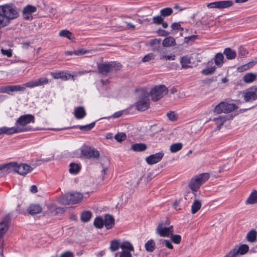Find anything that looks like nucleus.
<instances>
[{"label":"nucleus","instance_id":"nucleus-1","mask_svg":"<svg viewBox=\"0 0 257 257\" xmlns=\"http://www.w3.org/2000/svg\"><path fill=\"white\" fill-rule=\"evenodd\" d=\"M19 13L15 6L6 4L0 6V29L8 26L12 20L19 17Z\"/></svg>","mask_w":257,"mask_h":257},{"label":"nucleus","instance_id":"nucleus-2","mask_svg":"<svg viewBox=\"0 0 257 257\" xmlns=\"http://www.w3.org/2000/svg\"><path fill=\"white\" fill-rule=\"evenodd\" d=\"M209 176L208 173H205L200 174L192 178L188 184V186L192 192L188 191L185 195V199L187 200L190 197H191L192 195L196 196L195 192H197L200 186L209 179Z\"/></svg>","mask_w":257,"mask_h":257},{"label":"nucleus","instance_id":"nucleus-3","mask_svg":"<svg viewBox=\"0 0 257 257\" xmlns=\"http://www.w3.org/2000/svg\"><path fill=\"white\" fill-rule=\"evenodd\" d=\"M137 91L138 97L135 103L136 109L139 111H145L148 109L150 106L149 93L143 89Z\"/></svg>","mask_w":257,"mask_h":257},{"label":"nucleus","instance_id":"nucleus-4","mask_svg":"<svg viewBox=\"0 0 257 257\" xmlns=\"http://www.w3.org/2000/svg\"><path fill=\"white\" fill-rule=\"evenodd\" d=\"M168 92V89L165 85H157L151 89L150 96L153 101H157L164 96Z\"/></svg>","mask_w":257,"mask_h":257},{"label":"nucleus","instance_id":"nucleus-5","mask_svg":"<svg viewBox=\"0 0 257 257\" xmlns=\"http://www.w3.org/2000/svg\"><path fill=\"white\" fill-rule=\"evenodd\" d=\"M237 106L234 103H229L226 101H221L214 109V112L218 114L228 113L237 109Z\"/></svg>","mask_w":257,"mask_h":257},{"label":"nucleus","instance_id":"nucleus-6","mask_svg":"<svg viewBox=\"0 0 257 257\" xmlns=\"http://www.w3.org/2000/svg\"><path fill=\"white\" fill-rule=\"evenodd\" d=\"M169 224V222L167 220L165 223L162 221L159 222L156 228V233L161 237H169L171 234L174 233V229L173 225L166 226Z\"/></svg>","mask_w":257,"mask_h":257},{"label":"nucleus","instance_id":"nucleus-7","mask_svg":"<svg viewBox=\"0 0 257 257\" xmlns=\"http://www.w3.org/2000/svg\"><path fill=\"white\" fill-rule=\"evenodd\" d=\"M81 153L83 156L87 159L93 158L98 159L100 155L99 152L97 150L88 147L82 148Z\"/></svg>","mask_w":257,"mask_h":257},{"label":"nucleus","instance_id":"nucleus-8","mask_svg":"<svg viewBox=\"0 0 257 257\" xmlns=\"http://www.w3.org/2000/svg\"><path fill=\"white\" fill-rule=\"evenodd\" d=\"M34 116L32 114L23 115L18 119L16 122V126L25 128L26 129L25 131H27L28 130L27 128L24 126L31 122H34Z\"/></svg>","mask_w":257,"mask_h":257},{"label":"nucleus","instance_id":"nucleus-9","mask_svg":"<svg viewBox=\"0 0 257 257\" xmlns=\"http://www.w3.org/2000/svg\"><path fill=\"white\" fill-rule=\"evenodd\" d=\"M15 169V172H17L21 175L24 176L31 172L33 170L34 168L26 164H21L18 165V163L16 162Z\"/></svg>","mask_w":257,"mask_h":257},{"label":"nucleus","instance_id":"nucleus-10","mask_svg":"<svg viewBox=\"0 0 257 257\" xmlns=\"http://www.w3.org/2000/svg\"><path fill=\"white\" fill-rule=\"evenodd\" d=\"M49 79L46 77H41L38 79L30 81L24 84L26 87L33 88L47 84L49 83Z\"/></svg>","mask_w":257,"mask_h":257},{"label":"nucleus","instance_id":"nucleus-11","mask_svg":"<svg viewBox=\"0 0 257 257\" xmlns=\"http://www.w3.org/2000/svg\"><path fill=\"white\" fill-rule=\"evenodd\" d=\"M161 43V39H154L148 41L146 43V45L152 47V50L153 51L158 52L160 54L162 50Z\"/></svg>","mask_w":257,"mask_h":257},{"label":"nucleus","instance_id":"nucleus-12","mask_svg":"<svg viewBox=\"0 0 257 257\" xmlns=\"http://www.w3.org/2000/svg\"><path fill=\"white\" fill-rule=\"evenodd\" d=\"M26 129L18 126H15L12 127H7L4 126L0 128V135L2 134H6L7 135H12L19 132H25Z\"/></svg>","mask_w":257,"mask_h":257},{"label":"nucleus","instance_id":"nucleus-13","mask_svg":"<svg viewBox=\"0 0 257 257\" xmlns=\"http://www.w3.org/2000/svg\"><path fill=\"white\" fill-rule=\"evenodd\" d=\"M11 218L9 215L5 216L3 221L0 222V238L7 232L9 228V223Z\"/></svg>","mask_w":257,"mask_h":257},{"label":"nucleus","instance_id":"nucleus-14","mask_svg":"<svg viewBox=\"0 0 257 257\" xmlns=\"http://www.w3.org/2000/svg\"><path fill=\"white\" fill-rule=\"evenodd\" d=\"M164 156V153L159 152L147 157L146 161L148 164L152 165L160 162Z\"/></svg>","mask_w":257,"mask_h":257},{"label":"nucleus","instance_id":"nucleus-15","mask_svg":"<svg viewBox=\"0 0 257 257\" xmlns=\"http://www.w3.org/2000/svg\"><path fill=\"white\" fill-rule=\"evenodd\" d=\"M232 118L233 116L231 115H226L224 116H220L217 118H214L213 120L217 124L216 130H219L227 120H229Z\"/></svg>","mask_w":257,"mask_h":257},{"label":"nucleus","instance_id":"nucleus-16","mask_svg":"<svg viewBox=\"0 0 257 257\" xmlns=\"http://www.w3.org/2000/svg\"><path fill=\"white\" fill-rule=\"evenodd\" d=\"M16 166V162H10L7 164H4L0 165V170L2 173H9L11 172H15V167Z\"/></svg>","mask_w":257,"mask_h":257},{"label":"nucleus","instance_id":"nucleus-17","mask_svg":"<svg viewBox=\"0 0 257 257\" xmlns=\"http://www.w3.org/2000/svg\"><path fill=\"white\" fill-rule=\"evenodd\" d=\"M86 114L85 110L83 106L75 107L74 110V115L77 119H82Z\"/></svg>","mask_w":257,"mask_h":257},{"label":"nucleus","instance_id":"nucleus-18","mask_svg":"<svg viewBox=\"0 0 257 257\" xmlns=\"http://www.w3.org/2000/svg\"><path fill=\"white\" fill-rule=\"evenodd\" d=\"M104 225L107 229L111 228L114 224V218L112 215L106 214L104 217Z\"/></svg>","mask_w":257,"mask_h":257},{"label":"nucleus","instance_id":"nucleus-19","mask_svg":"<svg viewBox=\"0 0 257 257\" xmlns=\"http://www.w3.org/2000/svg\"><path fill=\"white\" fill-rule=\"evenodd\" d=\"M98 70L99 73L103 75L107 74L111 70L110 63H105L98 65Z\"/></svg>","mask_w":257,"mask_h":257},{"label":"nucleus","instance_id":"nucleus-20","mask_svg":"<svg viewBox=\"0 0 257 257\" xmlns=\"http://www.w3.org/2000/svg\"><path fill=\"white\" fill-rule=\"evenodd\" d=\"M72 197H73V196L71 195V193H68L60 197L58 199V201L62 205L71 204H72L71 200Z\"/></svg>","mask_w":257,"mask_h":257},{"label":"nucleus","instance_id":"nucleus-21","mask_svg":"<svg viewBox=\"0 0 257 257\" xmlns=\"http://www.w3.org/2000/svg\"><path fill=\"white\" fill-rule=\"evenodd\" d=\"M257 203V190H253L245 201L246 204H253Z\"/></svg>","mask_w":257,"mask_h":257},{"label":"nucleus","instance_id":"nucleus-22","mask_svg":"<svg viewBox=\"0 0 257 257\" xmlns=\"http://www.w3.org/2000/svg\"><path fill=\"white\" fill-rule=\"evenodd\" d=\"M223 54L228 60H232L235 58L236 56V52L230 48H225L224 50Z\"/></svg>","mask_w":257,"mask_h":257},{"label":"nucleus","instance_id":"nucleus-23","mask_svg":"<svg viewBox=\"0 0 257 257\" xmlns=\"http://www.w3.org/2000/svg\"><path fill=\"white\" fill-rule=\"evenodd\" d=\"M42 207L38 204L31 205L29 208V213L31 215H35L42 211Z\"/></svg>","mask_w":257,"mask_h":257},{"label":"nucleus","instance_id":"nucleus-24","mask_svg":"<svg viewBox=\"0 0 257 257\" xmlns=\"http://www.w3.org/2000/svg\"><path fill=\"white\" fill-rule=\"evenodd\" d=\"M180 63L181 64L182 68L186 69L191 68V58L188 56H185L181 58Z\"/></svg>","mask_w":257,"mask_h":257},{"label":"nucleus","instance_id":"nucleus-25","mask_svg":"<svg viewBox=\"0 0 257 257\" xmlns=\"http://www.w3.org/2000/svg\"><path fill=\"white\" fill-rule=\"evenodd\" d=\"M257 99V94L255 92L248 91L244 94V99L245 101L254 100Z\"/></svg>","mask_w":257,"mask_h":257},{"label":"nucleus","instance_id":"nucleus-26","mask_svg":"<svg viewBox=\"0 0 257 257\" xmlns=\"http://www.w3.org/2000/svg\"><path fill=\"white\" fill-rule=\"evenodd\" d=\"M147 146L143 143H136L132 146L131 149L135 152H142L147 149Z\"/></svg>","mask_w":257,"mask_h":257},{"label":"nucleus","instance_id":"nucleus-27","mask_svg":"<svg viewBox=\"0 0 257 257\" xmlns=\"http://www.w3.org/2000/svg\"><path fill=\"white\" fill-rule=\"evenodd\" d=\"M257 78V75L252 73H248L243 76V81L247 83L252 82Z\"/></svg>","mask_w":257,"mask_h":257},{"label":"nucleus","instance_id":"nucleus-28","mask_svg":"<svg viewBox=\"0 0 257 257\" xmlns=\"http://www.w3.org/2000/svg\"><path fill=\"white\" fill-rule=\"evenodd\" d=\"M162 44L164 47H171L176 45L175 40L172 37L166 38L163 41Z\"/></svg>","mask_w":257,"mask_h":257},{"label":"nucleus","instance_id":"nucleus-29","mask_svg":"<svg viewBox=\"0 0 257 257\" xmlns=\"http://www.w3.org/2000/svg\"><path fill=\"white\" fill-rule=\"evenodd\" d=\"M202 204L200 200L195 199L192 206H191V212L192 214H195L197 212L201 207Z\"/></svg>","mask_w":257,"mask_h":257},{"label":"nucleus","instance_id":"nucleus-30","mask_svg":"<svg viewBox=\"0 0 257 257\" xmlns=\"http://www.w3.org/2000/svg\"><path fill=\"white\" fill-rule=\"evenodd\" d=\"M71 195L73 196L71 199L72 204H76L80 202L83 197L82 194L78 192L71 193Z\"/></svg>","mask_w":257,"mask_h":257},{"label":"nucleus","instance_id":"nucleus-31","mask_svg":"<svg viewBox=\"0 0 257 257\" xmlns=\"http://www.w3.org/2000/svg\"><path fill=\"white\" fill-rule=\"evenodd\" d=\"M37 11L36 7L28 5L25 7L23 11V15H30L32 13H35Z\"/></svg>","mask_w":257,"mask_h":257},{"label":"nucleus","instance_id":"nucleus-32","mask_svg":"<svg viewBox=\"0 0 257 257\" xmlns=\"http://www.w3.org/2000/svg\"><path fill=\"white\" fill-rule=\"evenodd\" d=\"M256 235L257 232L255 230L252 229L247 233L246 239L248 241L253 242L256 240Z\"/></svg>","mask_w":257,"mask_h":257},{"label":"nucleus","instance_id":"nucleus-33","mask_svg":"<svg viewBox=\"0 0 257 257\" xmlns=\"http://www.w3.org/2000/svg\"><path fill=\"white\" fill-rule=\"evenodd\" d=\"M224 56L223 54L218 53L216 54L214 58L215 64L219 67H221L223 63Z\"/></svg>","mask_w":257,"mask_h":257},{"label":"nucleus","instance_id":"nucleus-34","mask_svg":"<svg viewBox=\"0 0 257 257\" xmlns=\"http://www.w3.org/2000/svg\"><path fill=\"white\" fill-rule=\"evenodd\" d=\"M145 246L147 251L152 252L155 249V242L154 240L150 239L146 243Z\"/></svg>","mask_w":257,"mask_h":257},{"label":"nucleus","instance_id":"nucleus-35","mask_svg":"<svg viewBox=\"0 0 257 257\" xmlns=\"http://www.w3.org/2000/svg\"><path fill=\"white\" fill-rule=\"evenodd\" d=\"M233 4L232 1H223L218 2V9H225L231 7Z\"/></svg>","mask_w":257,"mask_h":257},{"label":"nucleus","instance_id":"nucleus-36","mask_svg":"<svg viewBox=\"0 0 257 257\" xmlns=\"http://www.w3.org/2000/svg\"><path fill=\"white\" fill-rule=\"evenodd\" d=\"M93 224L97 228H102L104 225V220L101 217L98 216L94 219Z\"/></svg>","mask_w":257,"mask_h":257},{"label":"nucleus","instance_id":"nucleus-37","mask_svg":"<svg viewBox=\"0 0 257 257\" xmlns=\"http://www.w3.org/2000/svg\"><path fill=\"white\" fill-rule=\"evenodd\" d=\"M59 36L63 37H66L69 40H73L74 39V37L71 32L67 30H63L59 33Z\"/></svg>","mask_w":257,"mask_h":257},{"label":"nucleus","instance_id":"nucleus-38","mask_svg":"<svg viewBox=\"0 0 257 257\" xmlns=\"http://www.w3.org/2000/svg\"><path fill=\"white\" fill-rule=\"evenodd\" d=\"M121 243L117 240H112L110 242V249L111 251L117 250L120 247Z\"/></svg>","mask_w":257,"mask_h":257},{"label":"nucleus","instance_id":"nucleus-39","mask_svg":"<svg viewBox=\"0 0 257 257\" xmlns=\"http://www.w3.org/2000/svg\"><path fill=\"white\" fill-rule=\"evenodd\" d=\"M92 216V213L90 211H86L81 213V219L83 222L88 221Z\"/></svg>","mask_w":257,"mask_h":257},{"label":"nucleus","instance_id":"nucleus-40","mask_svg":"<svg viewBox=\"0 0 257 257\" xmlns=\"http://www.w3.org/2000/svg\"><path fill=\"white\" fill-rule=\"evenodd\" d=\"M80 167L78 164L72 163L70 164L69 172L71 174H76L80 171Z\"/></svg>","mask_w":257,"mask_h":257},{"label":"nucleus","instance_id":"nucleus-41","mask_svg":"<svg viewBox=\"0 0 257 257\" xmlns=\"http://www.w3.org/2000/svg\"><path fill=\"white\" fill-rule=\"evenodd\" d=\"M183 145L181 143L173 144L170 147V151L172 153H176L182 148Z\"/></svg>","mask_w":257,"mask_h":257},{"label":"nucleus","instance_id":"nucleus-42","mask_svg":"<svg viewBox=\"0 0 257 257\" xmlns=\"http://www.w3.org/2000/svg\"><path fill=\"white\" fill-rule=\"evenodd\" d=\"M249 250V247L246 244H242L238 248L236 247V251L238 254L242 255L245 254Z\"/></svg>","mask_w":257,"mask_h":257},{"label":"nucleus","instance_id":"nucleus-43","mask_svg":"<svg viewBox=\"0 0 257 257\" xmlns=\"http://www.w3.org/2000/svg\"><path fill=\"white\" fill-rule=\"evenodd\" d=\"M173 10L171 8H166L160 11V15L162 17H167L171 15Z\"/></svg>","mask_w":257,"mask_h":257},{"label":"nucleus","instance_id":"nucleus-44","mask_svg":"<svg viewBox=\"0 0 257 257\" xmlns=\"http://www.w3.org/2000/svg\"><path fill=\"white\" fill-rule=\"evenodd\" d=\"M120 247L122 249H126V251H134V248L132 244L128 241H124L121 243Z\"/></svg>","mask_w":257,"mask_h":257},{"label":"nucleus","instance_id":"nucleus-45","mask_svg":"<svg viewBox=\"0 0 257 257\" xmlns=\"http://www.w3.org/2000/svg\"><path fill=\"white\" fill-rule=\"evenodd\" d=\"M95 122H92L86 125H78L73 126L72 127H79L80 130L84 131H88L91 130L95 125Z\"/></svg>","mask_w":257,"mask_h":257},{"label":"nucleus","instance_id":"nucleus-46","mask_svg":"<svg viewBox=\"0 0 257 257\" xmlns=\"http://www.w3.org/2000/svg\"><path fill=\"white\" fill-rule=\"evenodd\" d=\"M12 92L13 90L12 85L2 86L0 87V93H6L9 94H11V92Z\"/></svg>","mask_w":257,"mask_h":257},{"label":"nucleus","instance_id":"nucleus-47","mask_svg":"<svg viewBox=\"0 0 257 257\" xmlns=\"http://www.w3.org/2000/svg\"><path fill=\"white\" fill-rule=\"evenodd\" d=\"M248 54L247 50L243 46H240L238 48V55L240 58L245 57Z\"/></svg>","mask_w":257,"mask_h":257},{"label":"nucleus","instance_id":"nucleus-48","mask_svg":"<svg viewBox=\"0 0 257 257\" xmlns=\"http://www.w3.org/2000/svg\"><path fill=\"white\" fill-rule=\"evenodd\" d=\"M171 240L176 244H179L181 241V236L180 235L174 234L172 233L170 235Z\"/></svg>","mask_w":257,"mask_h":257},{"label":"nucleus","instance_id":"nucleus-49","mask_svg":"<svg viewBox=\"0 0 257 257\" xmlns=\"http://www.w3.org/2000/svg\"><path fill=\"white\" fill-rule=\"evenodd\" d=\"M126 135L124 133H118L114 136V139L118 142H121L125 140Z\"/></svg>","mask_w":257,"mask_h":257},{"label":"nucleus","instance_id":"nucleus-50","mask_svg":"<svg viewBox=\"0 0 257 257\" xmlns=\"http://www.w3.org/2000/svg\"><path fill=\"white\" fill-rule=\"evenodd\" d=\"M160 242L161 244L165 246L166 247L169 249L173 248V246L169 240L161 239L160 240Z\"/></svg>","mask_w":257,"mask_h":257},{"label":"nucleus","instance_id":"nucleus-51","mask_svg":"<svg viewBox=\"0 0 257 257\" xmlns=\"http://www.w3.org/2000/svg\"><path fill=\"white\" fill-rule=\"evenodd\" d=\"M163 20L164 19L161 15L154 17L152 19L153 23L157 25H160L162 23Z\"/></svg>","mask_w":257,"mask_h":257},{"label":"nucleus","instance_id":"nucleus-52","mask_svg":"<svg viewBox=\"0 0 257 257\" xmlns=\"http://www.w3.org/2000/svg\"><path fill=\"white\" fill-rule=\"evenodd\" d=\"M111 69L115 71H118L122 68V65L119 63L112 62L110 63Z\"/></svg>","mask_w":257,"mask_h":257},{"label":"nucleus","instance_id":"nucleus-53","mask_svg":"<svg viewBox=\"0 0 257 257\" xmlns=\"http://www.w3.org/2000/svg\"><path fill=\"white\" fill-rule=\"evenodd\" d=\"M215 67L214 66L203 69L202 71V73L204 75H208L213 73L215 72Z\"/></svg>","mask_w":257,"mask_h":257},{"label":"nucleus","instance_id":"nucleus-54","mask_svg":"<svg viewBox=\"0 0 257 257\" xmlns=\"http://www.w3.org/2000/svg\"><path fill=\"white\" fill-rule=\"evenodd\" d=\"M154 55L153 53H149L145 55L142 59L143 62H149L154 59Z\"/></svg>","mask_w":257,"mask_h":257},{"label":"nucleus","instance_id":"nucleus-55","mask_svg":"<svg viewBox=\"0 0 257 257\" xmlns=\"http://www.w3.org/2000/svg\"><path fill=\"white\" fill-rule=\"evenodd\" d=\"M12 90L14 91H24L25 90V87L24 85L23 86H21L19 85H12Z\"/></svg>","mask_w":257,"mask_h":257},{"label":"nucleus","instance_id":"nucleus-56","mask_svg":"<svg viewBox=\"0 0 257 257\" xmlns=\"http://www.w3.org/2000/svg\"><path fill=\"white\" fill-rule=\"evenodd\" d=\"M175 56L174 55H164L163 54V53L161 52L160 54V59H165V60H174L175 59Z\"/></svg>","mask_w":257,"mask_h":257},{"label":"nucleus","instance_id":"nucleus-57","mask_svg":"<svg viewBox=\"0 0 257 257\" xmlns=\"http://www.w3.org/2000/svg\"><path fill=\"white\" fill-rule=\"evenodd\" d=\"M253 66V62H250L238 68L239 71L246 70Z\"/></svg>","mask_w":257,"mask_h":257},{"label":"nucleus","instance_id":"nucleus-58","mask_svg":"<svg viewBox=\"0 0 257 257\" xmlns=\"http://www.w3.org/2000/svg\"><path fill=\"white\" fill-rule=\"evenodd\" d=\"M238 253L236 251V247L231 250L224 257H237Z\"/></svg>","mask_w":257,"mask_h":257},{"label":"nucleus","instance_id":"nucleus-59","mask_svg":"<svg viewBox=\"0 0 257 257\" xmlns=\"http://www.w3.org/2000/svg\"><path fill=\"white\" fill-rule=\"evenodd\" d=\"M167 115L170 120L175 121L177 119V115L174 111H170V112H168Z\"/></svg>","mask_w":257,"mask_h":257},{"label":"nucleus","instance_id":"nucleus-60","mask_svg":"<svg viewBox=\"0 0 257 257\" xmlns=\"http://www.w3.org/2000/svg\"><path fill=\"white\" fill-rule=\"evenodd\" d=\"M171 27L173 30H179L182 31L183 30V28L181 27L179 23H174L172 24Z\"/></svg>","mask_w":257,"mask_h":257},{"label":"nucleus","instance_id":"nucleus-61","mask_svg":"<svg viewBox=\"0 0 257 257\" xmlns=\"http://www.w3.org/2000/svg\"><path fill=\"white\" fill-rule=\"evenodd\" d=\"M88 52H89L88 50H86L83 49H81L78 50L77 51H74V54L76 55H84L85 54H86Z\"/></svg>","mask_w":257,"mask_h":257},{"label":"nucleus","instance_id":"nucleus-62","mask_svg":"<svg viewBox=\"0 0 257 257\" xmlns=\"http://www.w3.org/2000/svg\"><path fill=\"white\" fill-rule=\"evenodd\" d=\"M198 37L197 35H192L191 36L186 37L185 38V42L188 43L190 41H194Z\"/></svg>","mask_w":257,"mask_h":257},{"label":"nucleus","instance_id":"nucleus-63","mask_svg":"<svg viewBox=\"0 0 257 257\" xmlns=\"http://www.w3.org/2000/svg\"><path fill=\"white\" fill-rule=\"evenodd\" d=\"M119 257H132V255L129 251L123 250L120 252Z\"/></svg>","mask_w":257,"mask_h":257},{"label":"nucleus","instance_id":"nucleus-64","mask_svg":"<svg viewBox=\"0 0 257 257\" xmlns=\"http://www.w3.org/2000/svg\"><path fill=\"white\" fill-rule=\"evenodd\" d=\"M157 33L160 36H167L169 34V33L167 31L161 29L157 31Z\"/></svg>","mask_w":257,"mask_h":257}]
</instances>
